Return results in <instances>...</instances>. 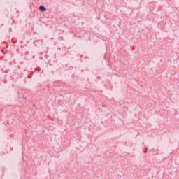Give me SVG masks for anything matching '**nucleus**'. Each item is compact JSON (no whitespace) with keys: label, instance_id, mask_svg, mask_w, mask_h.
I'll list each match as a JSON object with an SVG mask.
<instances>
[{"label":"nucleus","instance_id":"nucleus-1","mask_svg":"<svg viewBox=\"0 0 179 179\" xmlns=\"http://www.w3.org/2000/svg\"><path fill=\"white\" fill-rule=\"evenodd\" d=\"M39 9L41 12H45V10H46L45 7H44L43 6H40Z\"/></svg>","mask_w":179,"mask_h":179}]
</instances>
